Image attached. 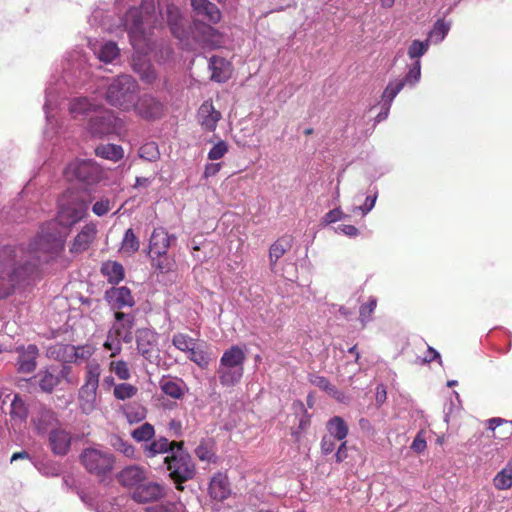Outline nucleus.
<instances>
[{
	"mask_svg": "<svg viewBox=\"0 0 512 512\" xmlns=\"http://www.w3.org/2000/svg\"><path fill=\"white\" fill-rule=\"evenodd\" d=\"M88 46L100 62L113 63L120 56V49L114 41L88 39Z\"/></svg>",
	"mask_w": 512,
	"mask_h": 512,
	"instance_id": "14",
	"label": "nucleus"
},
{
	"mask_svg": "<svg viewBox=\"0 0 512 512\" xmlns=\"http://www.w3.org/2000/svg\"><path fill=\"white\" fill-rule=\"evenodd\" d=\"M221 119V113L215 109L211 101H205L198 110V121L207 131H214Z\"/></svg>",
	"mask_w": 512,
	"mask_h": 512,
	"instance_id": "24",
	"label": "nucleus"
},
{
	"mask_svg": "<svg viewBox=\"0 0 512 512\" xmlns=\"http://www.w3.org/2000/svg\"><path fill=\"white\" fill-rule=\"evenodd\" d=\"M292 247V238L290 236H283L277 239L269 249V262L273 270L277 261Z\"/></svg>",
	"mask_w": 512,
	"mask_h": 512,
	"instance_id": "30",
	"label": "nucleus"
},
{
	"mask_svg": "<svg viewBox=\"0 0 512 512\" xmlns=\"http://www.w3.org/2000/svg\"><path fill=\"white\" fill-rule=\"evenodd\" d=\"M228 152V145L225 141H218L208 152V159L215 161L223 158Z\"/></svg>",
	"mask_w": 512,
	"mask_h": 512,
	"instance_id": "52",
	"label": "nucleus"
},
{
	"mask_svg": "<svg viewBox=\"0 0 512 512\" xmlns=\"http://www.w3.org/2000/svg\"><path fill=\"white\" fill-rule=\"evenodd\" d=\"M176 447L170 456H166L164 462L170 472V477L178 484L192 479L195 475V465L191 456L184 451L183 443L175 444Z\"/></svg>",
	"mask_w": 512,
	"mask_h": 512,
	"instance_id": "7",
	"label": "nucleus"
},
{
	"mask_svg": "<svg viewBox=\"0 0 512 512\" xmlns=\"http://www.w3.org/2000/svg\"><path fill=\"white\" fill-rule=\"evenodd\" d=\"M29 414V408L24 399L15 394L10 405V417L16 423H23L26 421Z\"/></svg>",
	"mask_w": 512,
	"mask_h": 512,
	"instance_id": "33",
	"label": "nucleus"
},
{
	"mask_svg": "<svg viewBox=\"0 0 512 512\" xmlns=\"http://www.w3.org/2000/svg\"><path fill=\"white\" fill-rule=\"evenodd\" d=\"M188 354V358L203 369L207 368L210 364L211 357L209 353L199 347L195 346Z\"/></svg>",
	"mask_w": 512,
	"mask_h": 512,
	"instance_id": "49",
	"label": "nucleus"
},
{
	"mask_svg": "<svg viewBox=\"0 0 512 512\" xmlns=\"http://www.w3.org/2000/svg\"><path fill=\"white\" fill-rule=\"evenodd\" d=\"M191 6L199 21L216 24L221 20L219 8L209 0H191Z\"/></svg>",
	"mask_w": 512,
	"mask_h": 512,
	"instance_id": "16",
	"label": "nucleus"
},
{
	"mask_svg": "<svg viewBox=\"0 0 512 512\" xmlns=\"http://www.w3.org/2000/svg\"><path fill=\"white\" fill-rule=\"evenodd\" d=\"M74 355L76 359L87 360L94 353V349L90 345L78 346L74 348Z\"/></svg>",
	"mask_w": 512,
	"mask_h": 512,
	"instance_id": "60",
	"label": "nucleus"
},
{
	"mask_svg": "<svg viewBox=\"0 0 512 512\" xmlns=\"http://www.w3.org/2000/svg\"><path fill=\"white\" fill-rule=\"evenodd\" d=\"M64 175L68 180L75 179L86 184H95L103 178V170L92 159H76L67 165Z\"/></svg>",
	"mask_w": 512,
	"mask_h": 512,
	"instance_id": "8",
	"label": "nucleus"
},
{
	"mask_svg": "<svg viewBox=\"0 0 512 512\" xmlns=\"http://www.w3.org/2000/svg\"><path fill=\"white\" fill-rule=\"evenodd\" d=\"M80 462L92 475L105 477L114 468L115 458L109 450L101 447H89L80 454Z\"/></svg>",
	"mask_w": 512,
	"mask_h": 512,
	"instance_id": "6",
	"label": "nucleus"
},
{
	"mask_svg": "<svg viewBox=\"0 0 512 512\" xmlns=\"http://www.w3.org/2000/svg\"><path fill=\"white\" fill-rule=\"evenodd\" d=\"M340 442H341V444L339 445V447L335 453V458L338 463H341L342 461H344L347 458L346 441L343 440Z\"/></svg>",
	"mask_w": 512,
	"mask_h": 512,
	"instance_id": "64",
	"label": "nucleus"
},
{
	"mask_svg": "<svg viewBox=\"0 0 512 512\" xmlns=\"http://www.w3.org/2000/svg\"><path fill=\"white\" fill-rule=\"evenodd\" d=\"M326 429L327 435L337 439V441L345 440L349 431L347 423L340 416L331 417L326 423Z\"/></svg>",
	"mask_w": 512,
	"mask_h": 512,
	"instance_id": "31",
	"label": "nucleus"
},
{
	"mask_svg": "<svg viewBox=\"0 0 512 512\" xmlns=\"http://www.w3.org/2000/svg\"><path fill=\"white\" fill-rule=\"evenodd\" d=\"M139 156L150 162L156 161L160 156L157 144L149 142L142 145L139 149Z\"/></svg>",
	"mask_w": 512,
	"mask_h": 512,
	"instance_id": "50",
	"label": "nucleus"
},
{
	"mask_svg": "<svg viewBox=\"0 0 512 512\" xmlns=\"http://www.w3.org/2000/svg\"><path fill=\"white\" fill-rule=\"evenodd\" d=\"M138 388L130 383L114 385L113 395L117 400L125 401L136 396Z\"/></svg>",
	"mask_w": 512,
	"mask_h": 512,
	"instance_id": "43",
	"label": "nucleus"
},
{
	"mask_svg": "<svg viewBox=\"0 0 512 512\" xmlns=\"http://www.w3.org/2000/svg\"><path fill=\"white\" fill-rule=\"evenodd\" d=\"M110 369L120 380H128L131 377V373L128 364L123 361H112L110 363Z\"/></svg>",
	"mask_w": 512,
	"mask_h": 512,
	"instance_id": "51",
	"label": "nucleus"
},
{
	"mask_svg": "<svg viewBox=\"0 0 512 512\" xmlns=\"http://www.w3.org/2000/svg\"><path fill=\"white\" fill-rule=\"evenodd\" d=\"M154 340V335L148 331L142 332L137 338V350L145 359L152 357V341Z\"/></svg>",
	"mask_w": 512,
	"mask_h": 512,
	"instance_id": "41",
	"label": "nucleus"
},
{
	"mask_svg": "<svg viewBox=\"0 0 512 512\" xmlns=\"http://www.w3.org/2000/svg\"><path fill=\"white\" fill-rule=\"evenodd\" d=\"M88 23L93 28H100L105 32H115L116 25L114 23V11L110 9V4L99 2L93 8Z\"/></svg>",
	"mask_w": 512,
	"mask_h": 512,
	"instance_id": "11",
	"label": "nucleus"
},
{
	"mask_svg": "<svg viewBox=\"0 0 512 512\" xmlns=\"http://www.w3.org/2000/svg\"><path fill=\"white\" fill-rule=\"evenodd\" d=\"M31 413V420L39 433H45L56 421L55 413L41 403L35 404Z\"/></svg>",
	"mask_w": 512,
	"mask_h": 512,
	"instance_id": "20",
	"label": "nucleus"
},
{
	"mask_svg": "<svg viewBox=\"0 0 512 512\" xmlns=\"http://www.w3.org/2000/svg\"><path fill=\"white\" fill-rule=\"evenodd\" d=\"M123 339L118 336L115 332L109 329L106 340L104 342V348L110 351V356L114 357L118 355L122 350Z\"/></svg>",
	"mask_w": 512,
	"mask_h": 512,
	"instance_id": "45",
	"label": "nucleus"
},
{
	"mask_svg": "<svg viewBox=\"0 0 512 512\" xmlns=\"http://www.w3.org/2000/svg\"><path fill=\"white\" fill-rule=\"evenodd\" d=\"M61 77L52 76L45 89L43 110L49 124L54 118V110L68 92L84 89L85 95L73 97L69 102V112L73 118L85 117L97 112L102 107L100 98L96 95L97 87L92 84L93 73L88 57L80 49H74L66 54L63 62Z\"/></svg>",
	"mask_w": 512,
	"mask_h": 512,
	"instance_id": "2",
	"label": "nucleus"
},
{
	"mask_svg": "<svg viewBox=\"0 0 512 512\" xmlns=\"http://www.w3.org/2000/svg\"><path fill=\"white\" fill-rule=\"evenodd\" d=\"M376 200L377 191H375L373 195H368L363 205L353 207L352 212L355 213L357 211H360L362 215H367L374 208Z\"/></svg>",
	"mask_w": 512,
	"mask_h": 512,
	"instance_id": "55",
	"label": "nucleus"
},
{
	"mask_svg": "<svg viewBox=\"0 0 512 512\" xmlns=\"http://www.w3.org/2000/svg\"><path fill=\"white\" fill-rule=\"evenodd\" d=\"M347 216L341 211L340 208L330 210L324 217V221L327 224L335 223L336 221L345 219Z\"/></svg>",
	"mask_w": 512,
	"mask_h": 512,
	"instance_id": "61",
	"label": "nucleus"
},
{
	"mask_svg": "<svg viewBox=\"0 0 512 512\" xmlns=\"http://www.w3.org/2000/svg\"><path fill=\"white\" fill-rule=\"evenodd\" d=\"M49 445L55 455H66L71 447V435L63 429H52L49 432Z\"/></svg>",
	"mask_w": 512,
	"mask_h": 512,
	"instance_id": "23",
	"label": "nucleus"
},
{
	"mask_svg": "<svg viewBox=\"0 0 512 512\" xmlns=\"http://www.w3.org/2000/svg\"><path fill=\"white\" fill-rule=\"evenodd\" d=\"M404 87L405 86L403 83L396 82L395 80H391L388 83L382 94L381 111L375 118L377 123L385 120L388 117L393 100Z\"/></svg>",
	"mask_w": 512,
	"mask_h": 512,
	"instance_id": "21",
	"label": "nucleus"
},
{
	"mask_svg": "<svg viewBox=\"0 0 512 512\" xmlns=\"http://www.w3.org/2000/svg\"><path fill=\"white\" fill-rule=\"evenodd\" d=\"M172 344L178 350L189 353L196 346V341L187 334L176 333L172 337Z\"/></svg>",
	"mask_w": 512,
	"mask_h": 512,
	"instance_id": "42",
	"label": "nucleus"
},
{
	"mask_svg": "<svg viewBox=\"0 0 512 512\" xmlns=\"http://www.w3.org/2000/svg\"><path fill=\"white\" fill-rule=\"evenodd\" d=\"M95 154L103 159L117 162L123 158L124 151L120 145L101 144L95 148Z\"/></svg>",
	"mask_w": 512,
	"mask_h": 512,
	"instance_id": "36",
	"label": "nucleus"
},
{
	"mask_svg": "<svg viewBox=\"0 0 512 512\" xmlns=\"http://www.w3.org/2000/svg\"><path fill=\"white\" fill-rule=\"evenodd\" d=\"M246 354L242 347L232 345L222 354L216 373L223 387H234L244 374Z\"/></svg>",
	"mask_w": 512,
	"mask_h": 512,
	"instance_id": "5",
	"label": "nucleus"
},
{
	"mask_svg": "<svg viewBox=\"0 0 512 512\" xmlns=\"http://www.w3.org/2000/svg\"><path fill=\"white\" fill-rule=\"evenodd\" d=\"M101 367L96 361L88 362L86 366V379L84 385L98 387Z\"/></svg>",
	"mask_w": 512,
	"mask_h": 512,
	"instance_id": "48",
	"label": "nucleus"
},
{
	"mask_svg": "<svg viewBox=\"0 0 512 512\" xmlns=\"http://www.w3.org/2000/svg\"><path fill=\"white\" fill-rule=\"evenodd\" d=\"M35 467L42 475L47 477H57L60 474V469L55 464L41 463L35 464Z\"/></svg>",
	"mask_w": 512,
	"mask_h": 512,
	"instance_id": "56",
	"label": "nucleus"
},
{
	"mask_svg": "<svg viewBox=\"0 0 512 512\" xmlns=\"http://www.w3.org/2000/svg\"><path fill=\"white\" fill-rule=\"evenodd\" d=\"M17 351L19 352L17 359L18 371L20 373H32L36 368L37 346L30 344L26 348H17Z\"/></svg>",
	"mask_w": 512,
	"mask_h": 512,
	"instance_id": "25",
	"label": "nucleus"
},
{
	"mask_svg": "<svg viewBox=\"0 0 512 512\" xmlns=\"http://www.w3.org/2000/svg\"><path fill=\"white\" fill-rule=\"evenodd\" d=\"M101 273L110 283H119L124 278V268L116 261H107L102 264Z\"/></svg>",
	"mask_w": 512,
	"mask_h": 512,
	"instance_id": "35",
	"label": "nucleus"
},
{
	"mask_svg": "<svg viewBox=\"0 0 512 512\" xmlns=\"http://www.w3.org/2000/svg\"><path fill=\"white\" fill-rule=\"evenodd\" d=\"M98 387L83 385L79 390V403L83 413L90 414L95 409Z\"/></svg>",
	"mask_w": 512,
	"mask_h": 512,
	"instance_id": "32",
	"label": "nucleus"
},
{
	"mask_svg": "<svg viewBox=\"0 0 512 512\" xmlns=\"http://www.w3.org/2000/svg\"><path fill=\"white\" fill-rule=\"evenodd\" d=\"M493 484L498 490H507L512 487V460H509L505 467L495 475Z\"/></svg>",
	"mask_w": 512,
	"mask_h": 512,
	"instance_id": "38",
	"label": "nucleus"
},
{
	"mask_svg": "<svg viewBox=\"0 0 512 512\" xmlns=\"http://www.w3.org/2000/svg\"><path fill=\"white\" fill-rule=\"evenodd\" d=\"M309 381L314 386L326 391V392H333L334 386L329 382V380L324 377L320 376L318 374H310L309 375Z\"/></svg>",
	"mask_w": 512,
	"mask_h": 512,
	"instance_id": "53",
	"label": "nucleus"
},
{
	"mask_svg": "<svg viewBox=\"0 0 512 512\" xmlns=\"http://www.w3.org/2000/svg\"><path fill=\"white\" fill-rule=\"evenodd\" d=\"M123 413L126 416L127 421L130 424H133V423H139L142 420H144L146 418L147 411L143 405H141L137 402H132V403L126 404L123 407Z\"/></svg>",
	"mask_w": 512,
	"mask_h": 512,
	"instance_id": "39",
	"label": "nucleus"
},
{
	"mask_svg": "<svg viewBox=\"0 0 512 512\" xmlns=\"http://www.w3.org/2000/svg\"><path fill=\"white\" fill-rule=\"evenodd\" d=\"M163 104L149 94H144L139 97L138 100L134 102V107L132 108L137 115H139L143 119L151 120L159 118L163 113Z\"/></svg>",
	"mask_w": 512,
	"mask_h": 512,
	"instance_id": "12",
	"label": "nucleus"
},
{
	"mask_svg": "<svg viewBox=\"0 0 512 512\" xmlns=\"http://www.w3.org/2000/svg\"><path fill=\"white\" fill-rule=\"evenodd\" d=\"M159 388L166 396L178 400L184 396L186 385L181 379L163 376L159 381Z\"/></svg>",
	"mask_w": 512,
	"mask_h": 512,
	"instance_id": "26",
	"label": "nucleus"
},
{
	"mask_svg": "<svg viewBox=\"0 0 512 512\" xmlns=\"http://www.w3.org/2000/svg\"><path fill=\"white\" fill-rule=\"evenodd\" d=\"M139 85L137 81L128 74H121L113 78L107 87L106 101L122 111H130L137 99Z\"/></svg>",
	"mask_w": 512,
	"mask_h": 512,
	"instance_id": "4",
	"label": "nucleus"
},
{
	"mask_svg": "<svg viewBox=\"0 0 512 512\" xmlns=\"http://www.w3.org/2000/svg\"><path fill=\"white\" fill-rule=\"evenodd\" d=\"M56 221L41 227L26 251L22 246H3L0 249V279L12 284L32 275L42 263L57 256L64 249L67 229L82 220L88 203L73 192H67L58 201Z\"/></svg>",
	"mask_w": 512,
	"mask_h": 512,
	"instance_id": "1",
	"label": "nucleus"
},
{
	"mask_svg": "<svg viewBox=\"0 0 512 512\" xmlns=\"http://www.w3.org/2000/svg\"><path fill=\"white\" fill-rule=\"evenodd\" d=\"M430 42L426 39L424 41L413 40L408 49L407 55L413 60V63L408 66V71L403 78L394 79L396 82L403 83L404 86L411 88L415 87L421 79V61L420 58L425 55L429 49Z\"/></svg>",
	"mask_w": 512,
	"mask_h": 512,
	"instance_id": "9",
	"label": "nucleus"
},
{
	"mask_svg": "<svg viewBox=\"0 0 512 512\" xmlns=\"http://www.w3.org/2000/svg\"><path fill=\"white\" fill-rule=\"evenodd\" d=\"M336 440L337 439H335L329 435L323 436V438L321 440V452L324 455H328V454L332 453L336 447Z\"/></svg>",
	"mask_w": 512,
	"mask_h": 512,
	"instance_id": "59",
	"label": "nucleus"
},
{
	"mask_svg": "<svg viewBox=\"0 0 512 512\" xmlns=\"http://www.w3.org/2000/svg\"><path fill=\"white\" fill-rule=\"evenodd\" d=\"M196 456L201 461H207V462H214L215 461V454L212 451V449L208 446L207 443H201L196 449H195Z\"/></svg>",
	"mask_w": 512,
	"mask_h": 512,
	"instance_id": "54",
	"label": "nucleus"
},
{
	"mask_svg": "<svg viewBox=\"0 0 512 512\" xmlns=\"http://www.w3.org/2000/svg\"><path fill=\"white\" fill-rule=\"evenodd\" d=\"M451 29V21H446L445 19H438L432 29L428 32L427 40L430 44H439L441 43Z\"/></svg>",
	"mask_w": 512,
	"mask_h": 512,
	"instance_id": "34",
	"label": "nucleus"
},
{
	"mask_svg": "<svg viewBox=\"0 0 512 512\" xmlns=\"http://www.w3.org/2000/svg\"><path fill=\"white\" fill-rule=\"evenodd\" d=\"M209 70L211 71V80L217 83H224L230 77V64L227 60L219 56H212L209 60Z\"/></svg>",
	"mask_w": 512,
	"mask_h": 512,
	"instance_id": "28",
	"label": "nucleus"
},
{
	"mask_svg": "<svg viewBox=\"0 0 512 512\" xmlns=\"http://www.w3.org/2000/svg\"><path fill=\"white\" fill-rule=\"evenodd\" d=\"M165 495V487L153 481L144 480L132 492V499L138 503H148L161 499Z\"/></svg>",
	"mask_w": 512,
	"mask_h": 512,
	"instance_id": "13",
	"label": "nucleus"
},
{
	"mask_svg": "<svg viewBox=\"0 0 512 512\" xmlns=\"http://www.w3.org/2000/svg\"><path fill=\"white\" fill-rule=\"evenodd\" d=\"M139 247L140 243L134 231L131 228L127 229L122 239L121 249L124 253L133 254Z\"/></svg>",
	"mask_w": 512,
	"mask_h": 512,
	"instance_id": "46",
	"label": "nucleus"
},
{
	"mask_svg": "<svg viewBox=\"0 0 512 512\" xmlns=\"http://www.w3.org/2000/svg\"><path fill=\"white\" fill-rule=\"evenodd\" d=\"M37 377L39 378V386L44 392H52L60 382L59 374L56 373L54 368L40 371Z\"/></svg>",
	"mask_w": 512,
	"mask_h": 512,
	"instance_id": "37",
	"label": "nucleus"
},
{
	"mask_svg": "<svg viewBox=\"0 0 512 512\" xmlns=\"http://www.w3.org/2000/svg\"><path fill=\"white\" fill-rule=\"evenodd\" d=\"M110 210V201L107 198H102L95 202L92 206V211L97 216H103Z\"/></svg>",
	"mask_w": 512,
	"mask_h": 512,
	"instance_id": "57",
	"label": "nucleus"
},
{
	"mask_svg": "<svg viewBox=\"0 0 512 512\" xmlns=\"http://www.w3.org/2000/svg\"><path fill=\"white\" fill-rule=\"evenodd\" d=\"M155 436V428L152 424L145 422L131 432V437L139 443L146 444Z\"/></svg>",
	"mask_w": 512,
	"mask_h": 512,
	"instance_id": "40",
	"label": "nucleus"
},
{
	"mask_svg": "<svg viewBox=\"0 0 512 512\" xmlns=\"http://www.w3.org/2000/svg\"><path fill=\"white\" fill-rule=\"evenodd\" d=\"M338 234H343L349 238H355L359 235V230L354 225L340 224L334 228Z\"/></svg>",
	"mask_w": 512,
	"mask_h": 512,
	"instance_id": "58",
	"label": "nucleus"
},
{
	"mask_svg": "<svg viewBox=\"0 0 512 512\" xmlns=\"http://www.w3.org/2000/svg\"><path fill=\"white\" fill-rule=\"evenodd\" d=\"M96 235V227L93 224L85 225L75 237L70 251L72 253H81L87 250L93 242Z\"/></svg>",
	"mask_w": 512,
	"mask_h": 512,
	"instance_id": "29",
	"label": "nucleus"
},
{
	"mask_svg": "<svg viewBox=\"0 0 512 512\" xmlns=\"http://www.w3.org/2000/svg\"><path fill=\"white\" fill-rule=\"evenodd\" d=\"M222 164L221 163H208L205 165L203 177L209 178L212 176H215L221 169Z\"/></svg>",
	"mask_w": 512,
	"mask_h": 512,
	"instance_id": "62",
	"label": "nucleus"
},
{
	"mask_svg": "<svg viewBox=\"0 0 512 512\" xmlns=\"http://www.w3.org/2000/svg\"><path fill=\"white\" fill-rule=\"evenodd\" d=\"M159 1V11L154 0H143L140 7L130 8L121 18V25L127 31L131 45L139 53L147 54L152 50V35L155 29L163 28L165 20L172 35L181 43L188 39L186 19L181 10L173 3L165 2V14Z\"/></svg>",
	"mask_w": 512,
	"mask_h": 512,
	"instance_id": "3",
	"label": "nucleus"
},
{
	"mask_svg": "<svg viewBox=\"0 0 512 512\" xmlns=\"http://www.w3.org/2000/svg\"><path fill=\"white\" fill-rule=\"evenodd\" d=\"M179 442H170L167 438L160 436L158 438L153 437L152 440L146 444H142V451L146 458H154L161 454L172 453L176 445Z\"/></svg>",
	"mask_w": 512,
	"mask_h": 512,
	"instance_id": "22",
	"label": "nucleus"
},
{
	"mask_svg": "<svg viewBox=\"0 0 512 512\" xmlns=\"http://www.w3.org/2000/svg\"><path fill=\"white\" fill-rule=\"evenodd\" d=\"M133 69L136 73L139 74L141 80L146 83H153L157 78L155 69L149 63L135 62Z\"/></svg>",
	"mask_w": 512,
	"mask_h": 512,
	"instance_id": "47",
	"label": "nucleus"
},
{
	"mask_svg": "<svg viewBox=\"0 0 512 512\" xmlns=\"http://www.w3.org/2000/svg\"><path fill=\"white\" fill-rule=\"evenodd\" d=\"M411 448H412V450H414L415 452H418V453L424 451L425 448H426V441H425V439L420 434H418L414 438V440H413V442L411 444Z\"/></svg>",
	"mask_w": 512,
	"mask_h": 512,
	"instance_id": "63",
	"label": "nucleus"
},
{
	"mask_svg": "<svg viewBox=\"0 0 512 512\" xmlns=\"http://www.w3.org/2000/svg\"><path fill=\"white\" fill-rule=\"evenodd\" d=\"M116 479L121 486L135 490L147 479V471L139 465H128L116 475Z\"/></svg>",
	"mask_w": 512,
	"mask_h": 512,
	"instance_id": "15",
	"label": "nucleus"
},
{
	"mask_svg": "<svg viewBox=\"0 0 512 512\" xmlns=\"http://www.w3.org/2000/svg\"><path fill=\"white\" fill-rule=\"evenodd\" d=\"M209 494L215 500H225L230 495V484L224 473L215 474L209 484Z\"/></svg>",
	"mask_w": 512,
	"mask_h": 512,
	"instance_id": "27",
	"label": "nucleus"
},
{
	"mask_svg": "<svg viewBox=\"0 0 512 512\" xmlns=\"http://www.w3.org/2000/svg\"><path fill=\"white\" fill-rule=\"evenodd\" d=\"M105 299L114 310L132 307L135 304L130 289L125 286L113 287L107 290Z\"/></svg>",
	"mask_w": 512,
	"mask_h": 512,
	"instance_id": "18",
	"label": "nucleus"
},
{
	"mask_svg": "<svg viewBox=\"0 0 512 512\" xmlns=\"http://www.w3.org/2000/svg\"><path fill=\"white\" fill-rule=\"evenodd\" d=\"M171 240H175V237L173 235H169L164 228H155L149 240L150 254H153L156 257L166 255L167 250L171 244Z\"/></svg>",
	"mask_w": 512,
	"mask_h": 512,
	"instance_id": "19",
	"label": "nucleus"
},
{
	"mask_svg": "<svg viewBox=\"0 0 512 512\" xmlns=\"http://www.w3.org/2000/svg\"><path fill=\"white\" fill-rule=\"evenodd\" d=\"M123 127L113 111L103 110L99 114L90 117L87 124V131L92 137L102 138L111 134L118 133Z\"/></svg>",
	"mask_w": 512,
	"mask_h": 512,
	"instance_id": "10",
	"label": "nucleus"
},
{
	"mask_svg": "<svg viewBox=\"0 0 512 512\" xmlns=\"http://www.w3.org/2000/svg\"><path fill=\"white\" fill-rule=\"evenodd\" d=\"M115 321L111 330L123 339L124 343H131L133 340L134 316L130 313L116 311Z\"/></svg>",
	"mask_w": 512,
	"mask_h": 512,
	"instance_id": "17",
	"label": "nucleus"
},
{
	"mask_svg": "<svg viewBox=\"0 0 512 512\" xmlns=\"http://www.w3.org/2000/svg\"><path fill=\"white\" fill-rule=\"evenodd\" d=\"M111 446L127 458L135 457V448L128 441L118 435H113L110 439Z\"/></svg>",
	"mask_w": 512,
	"mask_h": 512,
	"instance_id": "44",
	"label": "nucleus"
}]
</instances>
